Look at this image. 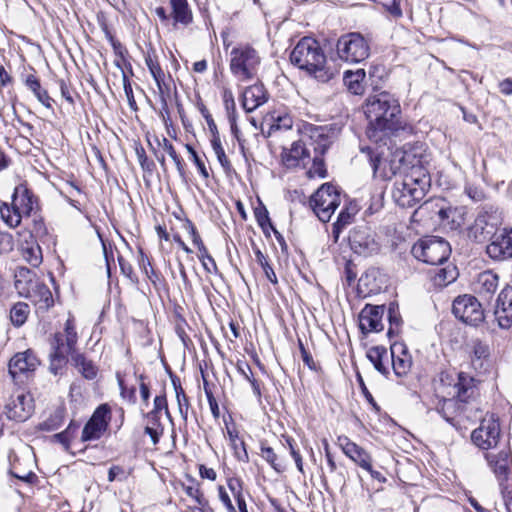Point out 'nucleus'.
<instances>
[{
  "instance_id": "obj_16",
  "label": "nucleus",
  "mask_w": 512,
  "mask_h": 512,
  "mask_svg": "<svg viewBox=\"0 0 512 512\" xmlns=\"http://www.w3.org/2000/svg\"><path fill=\"white\" fill-rule=\"evenodd\" d=\"M110 420V406L108 404H101L95 409L91 418L85 424L81 440L83 442L99 440L107 431Z\"/></svg>"
},
{
  "instance_id": "obj_32",
  "label": "nucleus",
  "mask_w": 512,
  "mask_h": 512,
  "mask_svg": "<svg viewBox=\"0 0 512 512\" xmlns=\"http://www.w3.org/2000/svg\"><path fill=\"white\" fill-rule=\"evenodd\" d=\"M365 77L366 73L364 69H357L356 71L347 70L344 73L343 80L351 93L361 95L364 93Z\"/></svg>"
},
{
  "instance_id": "obj_29",
  "label": "nucleus",
  "mask_w": 512,
  "mask_h": 512,
  "mask_svg": "<svg viewBox=\"0 0 512 512\" xmlns=\"http://www.w3.org/2000/svg\"><path fill=\"white\" fill-rule=\"evenodd\" d=\"M468 351L471 357V364L475 369H482L483 362L489 356V346L480 339H472L468 345Z\"/></svg>"
},
{
  "instance_id": "obj_24",
  "label": "nucleus",
  "mask_w": 512,
  "mask_h": 512,
  "mask_svg": "<svg viewBox=\"0 0 512 512\" xmlns=\"http://www.w3.org/2000/svg\"><path fill=\"white\" fill-rule=\"evenodd\" d=\"M494 314L501 328L512 327V287L508 286L500 292Z\"/></svg>"
},
{
  "instance_id": "obj_50",
  "label": "nucleus",
  "mask_w": 512,
  "mask_h": 512,
  "mask_svg": "<svg viewBox=\"0 0 512 512\" xmlns=\"http://www.w3.org/2000/svg\"><path fill=\"white\" fill-rule=\"evenodd\" d=\"M191 484L189 485H183V489L185 493L192 499L195 500V502L200 506H205L207 504V500L205 499L203 493L201 492L199 488V484L195 483L194 480H190Z\"/></svg>"
},
{
  "instance_id": "obj_60",
  "label": "nucleus",
  "mask_w": 512,
  "mask_h": 512,
  "mask_svg": "<svg viewBox=\"0 0 512 512\" xmlns=\"http://www.w3.org/2000/svg\"><path fill=\"white\" fill-rule=\"evenodd\" d=\"M287 443L289 445L290 454H291L292 458L295 461V464H296V467H297L298 471L301 472V473H304L302 456L300 455L299 451H297L294 448V446L292 444V441L287 440Z\"/></svg>"
},
{
  "instance_id": "obj_59",
  "label": "nucleus",
  "mask_w": 512,
  "mask_h": 512,
  "mask_svg": "<svg viewBox=\"0 0 512 512\" xmlns=\"http://www.w3.org/2000/svg\"><path fill=\"white\" fill-rule=\"evenodd\" d=\"M179 413L182 419L186 422L188 417V410L190 407L189 400L187 396L178 397L177 399Z\"/></svg>"
},
{
  "instance_id": "obj_56",
  "label": "nucleus",
  "mask_w": 512,
  "mask_h": 512,
  "mask_svg": "<svg viewBox=\"0 0 512 512\" xmlns=\"http://www.w3.org/2000/svg\"><path fill=\"white\" fill-rule=\"evenodd\" d=\"M382 198H383V192H378L371 196L370 204L367 208V212L370 214H373L377 212L382 207Z\"/></svg>"
},
{
  "instance_id": "obj_17",
  "label": "nucleus",
  "mask_w": 512,
  "mask_h": 512,
  "mask_svg": "<svg viewBox=\"0 0 512 512\" xmlns=\"http://www.w3.org/2000/svg\"><path fill=\"white\" fill-rule=\"evenodd\" d=\"M499 438L500 425L494 415L484 417L480 422V426L471 434L474 444L485 450L495 447Z\"/></svg>"
},
{
  "instance_id": "obj_34",
  "label": "nucleus",
  "mask_w": 512,
  "mask_h": 512,
  "mask_svg": "<svg viewBox=\"0 0 512 512\" xmlns=\"http://www.w3.org/2000/svg\"><path fill=\"white\" fill-rule=\"evenodd\" d=\"M77 342V333L71 320H67L64 333H56L51 340V345L64 346L74 352V346Z\"/></svg>"
},
{
  "instance_id": "obj_13",
  "label": "nucleus",
  "mask_w": 512,
  "mask_h": 512,
  "mask_svg": "<svg viewBox=\"0 0 512 512\" xmlns=\"http://www.w3.org/2000/svg\"><path fill=\"white\" fill-rule=\"evenodd\" d=\"M395 157L399 163L401 172L410 170L409 173H417V170H426L424 165L429 162V157L425 153V149L422 144H405L401 148H396Z\"/></svg>"
},
{
  "instance_id": "obj_33",
  "label": "nucleus",
  "mask_w": 512,
  "mask_h": 512,
  "mask_svg": "<svg viewBox=\"0 0 512 512\" xmlns=\"http://www.w3.org/2000/svg\"><path fill=\"white\" fill-rule=\"evenodd\" d=\"M358 206L355 203H349L345 205L340 211L336 222L333 224L332 233L335 238L339 237L341 231L349 224L352 223L354 216L358 212Z\"/></svg>"
},
{
  "instance_id": "obj_3",
  "label": "nucleus",
  "mask_w": 512,
  "mask_h": 512,
  "mask_svg": "<svg viewBox=\"0 0 512 512\" xmlns=\"http://www.w3.org/2000/svg\"><path fill=\"white\" fill-rule=\"evenodd\" d=\"M290 60L292 64L322 83L329 82L339 74L336 66L327 61L319 42L310 37H304L296 44L290 54Z\"/></svg>"
},
{
  "instance_id": "obj_38",
  "label": "nucleus",
  "mask_w": 512,
  "mask_h": 512,
  "mask_svg": "<svg viewBox=\"0 0 512 512\" xmlns=\"http://www.w3.org/2000/svg\"><path fill=\"white\" fill-rule=\"evenodd\" d=\"M52 352L50 354V370L55 375L63 368L67 362V356L72 355L73 351L68 350L63 345H51Z\"/></svg>"
},
{
  "instance_id": "obj_43",
  "label": "nucleus",
  "mask_w": 512,
  "mask_h": 512,
  "mask_svg": "<svg viewBox=\"0 0 512 512\" xmlns=\"http://www.w3.org/2000/svg\"><path fill=\"white\" fill-rule=\"evenodd\" d=\"M391 355H392V367L394 370V373L398 377L405 376L410 368H411V359L407 355L405 351L402 352V355L395 356L394 355V348H391Z\"/></svg>"
},
{
  "instance_id": "obj_20",
  "label": "nucleus",
  "mask_w": 512,
  "mask_h": 512,
  "mask_svg": "<svg viewBox=\"0 0 512 512\" xmlns=\"http://www.w3.org/2000/svg\"><path fill=\"white\" fill-rule=\"evenodd\" d=\"M384 305L366 304L359 314V328L362 333L380 332L383 330L382 317L384 315Z\"/></svg>"
},
{
  "instance_id": "obj_30",
  "label": "nucleus",
  "mask_w": 512,
  "mask_h": 512,
  "mask_svg": "<svg viewBox=\"0 0 512 512\" xmlns=\"http://www.w3.org/2000/svg\"><path fill=\"white\" fill-rule=\"evenodd\" d=\"M477 391L472 397H467L464 399V401L461 404V411H462V417H461V425L465 422H471L474 423L478 420H482L483 412L479 407V403L477 402Z\"/></svg>"
},
{
  "instance_id": "obj_49",
  "label": "nucleus",
  "mask_w": 512,
  "mask_h": 512,
  "mask_svg": "<svg viewBox=\"0 0 512 512\" xmlns=\"http://www.w3.org/2000/svg\"><path fill=\"white\" fill-rule=\"evenodd\" d=\"M211 146L221 166L225 171H229L231 169V164L225 154L224 148L222 147L220 137H211Z\"/></svg>"
},
{
  "instance_id": "obj_58",
  "label": "nucleus",
  "mask_w": 512,
  "mask_h": 512,
  "mask_svg": "<svg viewBox=\"0 0 512 512\" xmlns=\"http://www.w3.org/2000/svg\"><path fill=\"white\" fill-rule=\"evenodd\" d=\"M116 479L126 480L125 472L120 466H112L108 471V481L113 482Z\"/></svg>"
},
{
  "instance_id": "obj_47",
  "label": "nucleus",
  "mask_w": 512,
  "mask_h": 512,
  "mask_svg": "<svg viewBox=\"0 0 512 512\" xmlns=\"http://www.w3.org/2000/svg\"><path fill=\"white\" fill-rule=\"evenodd\" d=\"M154 81L156 82L159 96L161 98V102L163 104V107H167V98L170 97L171 94V88L169 82L166 81V75L165 72H161L159 76H152Z\"/></svg>"
},
{
  "instance_id": "obj_46",
  "label": "nucleus",
  "mask_w": 512,
  "mask_h": 512,
  "mask_svg": "<svg viewBox=\"0 0 512 512\" xmlns=\"http://www.w3.org/2000/svg\"><path fill=\"white\" fill-rule=\"evenodd\" d=\"M261 456L271 465V467L278 473L285 470L283 461L279 460L278 456L271 447L261 446Z\"/></svg>"
},
{
  "instance_id": "obj_6",
  "label": "nucleus",
  "mask_w": 512,
  "mask_h": 512,
  "mask_svg": "<svg viewBox=\"0 0 512 512\" xmlns=\"http://www.w3.org/2000/svg\"><path fill=\"white\" fill-rule=\"evenodd\" d=\"M406 173L402 180L394 184L393 198L401 207H412L422 200L430 187V176L427 170Z\"/></svg>"
},
{
  "instance_id": "obj_63",
  "label": "nucleus",
  "mask_w": 512,
  "mask_h": 512,
  "mask_svg": "<svg viewBox=\"0 0 512 512\" xmlns=\"http://www.w3.org/2000/svg\"><path fill=\"white\" fill-rule=\"evenodd\" d=\"M237 370L238 372L244 377L245 380L250 382L252 379H254L251 371V367L246 362H238L237 363Z\"/></svg>"
},
{
  "instance_id": "obj_52",
  "label": "nucleus",
  "mask_w": 512,
  "mask_h": 512,
  "mask_svg": "<svg viewBox=\"0 0 512 512\" xmlns=\"http://www.w3.org/2000/svg\"><path fill=\"white\" fill-rule=\"evenodd\" d=\"M186 149L189 152V154L191 155L194 164L197 166L199 173L204 178H208L209 177V173H208V171L206 169V166H205L204 162L198 156V154L195 151V149L191 145H189V144L186 145Z\"/></svg>"
},
{
  "instance_id": "obj_48",
  "label": "nucleus",
  "mask_w": 512,
  "mask_h": 512,
  "mask_svg": "<svg viewBox=\"0 0 512 512\" xmlns=\"http://www.w3.org/2000/svg\"><path fill=\"white\" fill-rule=\"evenodd\" d=\"M324 154L325 153H319V154L313 153V155H311L310 159H312L313 164H312V167L308 171V174L310 177H319V178L326 177L327 171L325 169L324 160L322 158V156Z\"/></svg>"
},
{
  "instance_id": "obj_35",
  "label": "nucleus",
  "mask_w": 512,
  "mask_h": 512,
  "mask_svg": "<svg viewBox=\"0 0 512 512\" xmlns=\"http://www.w3.org/2000/svg\"><path fill=\"white\" fill-rule=\"evenodd\" d=\"M72 361L77 371L86 379L92 380L97 376L98 369L96 365L88 360L83 354L72 353Z\"/></svg>"
},
{
  "instance_id": "obj_4",
  "label": "nucleus",
  "mask_w": 512,
  "mask_h": 512,
  "mask_svg": "<svg viewBox=\"0 0 512 512\" xmlns=\"http://www.w3.org/2000/svg\"><path fill=\"white\" fill-rule=\"evenodd\" d=\"M415 214L421 217L429 216L444 230L457 231L466 222L467 208L453 206L444 198H435L425 201Z\"/></svg>"
},
{
  "instance_id": "obj_44",
  "label": "nucleus",
  "mask_w": 512,
  "mask_h": 512,
  "mask_svg": "<svg viewBox=\"0 0 512 512\" xmlns=\"http://www.w3.org/2000/svg\"><path fill=\"white\" fill-rule=\"evenodd\" d=\"M30 309L28 304L23 302L16 303L10 311V319L14 326L20 327L22 326L29 315Z\"/></svg>"
},
{
  "instance_id": "obj_53",
  "label": "nucleus",
  "mask_w": 512,
  "mask_h": 512,
  "mask_svg": "<svg viewBox=\"0 0 512 512\" xmlns=\"http://www.w3.org/2000/svg\"><path fill=\"white\" fill-rule=\"evenodd\" d=\"M218 496L221 503L224 505L228 512H237L235 506L232 503L230 495L223 486L218 488Z\"/></svg>"
},
{
  "instance_id": "obj_9",
  "label": "nucleus",
  "mask_w": 512,
  "mask_h": 512,
  "mask_svg": "<svg viewBox=\"0 0 512 512\" xmlns=\"http://www.w3.org/2000/svg\"><path fill=\"white\" fill-rule=\"evenodd\" d=\"M485 458L496 475L507 512H512V460L509 449L487 453Z\"/></svg>"
},
{
  "instance_id": "obj_42",
  "label": "nucleus",
  "mask_w": 512,
  "mask_h": 512,
  "mask_svg": "<svg viewBox=\"0 0 512 512\" xmlns=\"http://www.w3.org/2000/svg\"><path fill=\"white\" fill-rule=\"evenodd\" d=\"M293 118L286 112H275L271 116V124L269 128V135L278 130H289L293 126Z\"/></svg>"
},
{
  "instance_id": "obj_26",
  "label": "nucleus",
  "mask_w": 512,
  "mask_h": 512,
  "mask_svg": "<svg viewBox=\"0 0 512 512\" xmlns=\"http://www.w3.org/2000/svg\"><path fill=\"white\" fill-rule=\"evenodd\" d=\"M39 283L35 273L30 269L19 267L16 270L14 286L20 296L26 298Z\"/></svg>"
},
{
  "instance_id": "obj_21",
  "label": "nucleus",
  "mask_w": 512,
  "mask_h": 512,
  "mask_svg": "<svg viewBox=\"0 0 512 512\" xmlns=\"http://www.w3.org/2000/svg\"><path fill=\"white\" fill-rule=\"evenodd\" d=\"M424 262L435 266L430 270V274L432 281L436 286L445 287L453 283L459 275L456 265L453 262H450L449 258H438L437 262H430L427 260H424Z\"/></svg>"
},
{
  "instance_id": "obj_31",
  "label": "nucleus",
  "mask_w": 512,
  "mask_h": 512,
  "mask_svg": "<svg viewBox=\"0 0 512 512\" xmlns=\"http://www.w3.org/2000/svg\"><path fill=\"white\" fill-rule=\"evenodd\" d=\"M26 298L30 299L42 311L48 310L54 303L50 289L41 282Z\"/></svg>"
},
{
  "instance_id": "obj_45",
  "label": "nucleus",
  "mask_w": 512,
  "mask_h": 512,
  "mask_svg": "<svg viewBox=\"0 0 512 512\" xmlns=\"http://www.w3.org/2000/svg\"><path fill=\"white\" fill-rule=\"evenodd\" d=\"M388 320H389V329L387 335L389 338L393 337L398 333L399 327L401 326L402 319L399 313L398 304L392 302L388 307Z\"/></svg>"
},
{
  "instance_id": "obj_10",
  "label": "nucleus",
  "mask_w": 512,
  "mask_h": 512,
  "mask_svg": "<svg viewBox=\"0 0 512 512\" xmlns=\"http://www.w3.org/2000/svg\"><path fill=\"white\" fill-rule=\"evenodd\" d=\"M260 66L258 52L249 45L234 47L230 52L231 73L241 81L253 79Z\"/></svg>"
},
{
  "instance_id": "obj_37",
  "label": "nucleus",
  "mask_w": 512,
  "mask_h": 512,
  "mask_svg": "<svg viewBox=\"0 0 512 512\" xmlns=\"http://www.w3.org/2000/svg\"><path fill=\"white\" fill-rule=\"evenodd\" d=\"M185 228L188 232L189 240L191 241V247L184 245V243L180 241V244L184 247V251L187 253L201 254L200 256H208L206 248L192 223L187 222Z\"/></svg>"
},
{
  "instance_id": "obj_11",
  "label": "nucleus",
  "mask_w": 512,
  "mask_h": 512,
  "mask_svg": "<svg viewBox=\"0 0 512 512\" xmlns=\"http://www.w3.org/2000/svg\"><path fill=\"white\" fill-rule=\"evenodd\" d=\"M341 204V195L332 184H323L310 198V206L322 222H328Z\"/></svg>"
},
{
  "instance_id": "obj_25",
  "label": "nucleus",
  "mask_w": 512,
  "mask_h": 512,
  "mask_svg": "<svg viewBox=\"0 0 512 512\" xmlns=\"http://www.w3.org/2000/svg\"><path fill=\"white\" fill-rule=\"evenodd\" d=\"M389 276L378 267H371L366 270L359 279L360 285L364 286L369 293H378L388 285Z\"/></svg>"
},
{
  "instance_id": "obj_36",
  "label": "nucleus",
  "mask_w": 512,
  "mask_h": 512,
  "mask_svg": "<svg viewBox=\"0 0 512 512\" xmlns=\"http://www.w3.org/2000/svg\"><path fill=\"white\" fill-rule=\"evenodd\" d=\"M173 18L176 23L189 25L192 22V11L189 8L187 0H171Z\"/></svg>"
},
{
  "instance_id": "obj_54",
  "label": "nucleus",
  "mask_w": 512,
  "mask_h": 512,
  "mask_svg": "<svg viewBox=\"0 0 512 512\" xmlns=\"http://www.w3.org/2000/svg\"><path fill=\"white\" fill-rule=\"evenodd\" d=\"M145 63L152 76H159V74L163 72V69L161 68L157 58L149 53L145 57Z\"/></svg>"
},
{
  "instance_id": "obj_61",
  "label": "nucleus",
  "mask_w": 512,
  "mask_h": 512,
  "mask_svg": "<svg viewBox=\"0 0 512 512\" xmlns=\"http://www.w3.org/2000/svg\"><path fill=\"white\" fill-rule=\"evenodd\" d=\"M164 428H154L153 426H145L144 432L149 435L152 443L156 445L159 442L160 437L162 436Z\"/></svg>"
},
{
  "instance_id": "obj_8",
  "label": "nucleus",
  "mask_w": 512,
  "mask_h": 512,
  "mask_svg": "<svg viewBox=\"0 0 512 512\" xmlns=\"http://www.w3.org/2000/svg\"><path fill=\"white\" fill-rule=\"evenodd\" d=\"M37 208V198L26 186L20 185L14 190L11 206L1 203L0 215L8 226L15 228L20 225L23 216H31Z\"/></svg>"
},
{
  "instance_id": "obj_22",
  "label": "nucleus",
  "mask_w": 512,
  "mask_h": 512,
  "mask_svg": "<svg viewBox=\"0 0 512 512\" xmlns=\"http://www.w3.org/2000/svg\"><path fill=\"white\" fill-rule=\"evenodd\" d=\"M39 361L32 351L27 350L15 354L9 362V373L15 381H22V376H27L30 372H33Z\"/></svg>"
},
{
  "instance_id": "obj_57",
  "label": "nucleus",
  "mask_w": 512,
  "mask_h": 512,
  "mask_svg": "<svg viewBox=\"0 0 512 512\" xmlns=\"http://www.w3.org/2000/svg\"><path fill=\"white\" fill-rule=\"evenodd\" d=\"M355 265L351 259H348L345 264V278L348 285H351L357 277V272L354 270Z\"/></svg>"
},
{
  "instance_id": "obj_12",
  "label": "nucleus",
  "mask_w": 512,
  "mask_h": 512,
  "mask_svg": "<svg viewBox=\"0 0 512 512\" xmlns=\"http://www.w3.org/2000/svg\"><path fill=\"white\" fill-rule=\"evenodd\" d=\"M337 54L345 62L359 63L368 58L370 48L365 38L357 32L342 35L337 41Z\"/></svg>"
},
{
  "instance_id": "obj_28",
  "label": "nucleus",
  "mask_w": 512,
  "mask_h": 512,
  "mask_svg": "<svg viewBox=\"0 0 512 512\" xmlns=\"http://www.w3.org/2000/svg\"><path fill=\"white\" fill-rule=\"evenodd\" d=\"M267 101V94L262 84L247 87L242 94V105L247 112H252Z\"/></svg>"
},
{
  "instance_id": "obj_7",
  "label": "nucleus",
  "mask_w": 512,
  "mask_h": 512,
  "mask_svg": "<svg viewBox=\"0 0 512 512\" xmlns=\"http://www.w3.org/2000/svg\"><path fill=\"white\" fill-rule=\"evenodd\" d=\"M391 139L384 141L372 142L369 146L360 148L362 156L369 162L373 175L383 179H390L397 173H402L399 163L395 157V151L391 149Z\"/></svg>"
},
{
  "instance_id": "obj_55",
  "label": "nucleus",
  "mask_w": 512,
  "mask_h": 512,
  "mask_svg": "<svg viewBox=\"0 0 512 512\" xmlns=\"http://www.w3.org/2000/svg\"><path fill=\"white\" fill-rule=\"evenodd\" d=\"M258 260H259V263H260L263 271L265 272L267 279L271 283L277 284L278 281H277L276 274H275L272 266L268 263L267 258H258Z\"/></svg>"
},
{
  "instance_id": "obj_19",
  "label": "nucleus",
  "mask_w": 512,
  "mask_h": 512,
  "mask_svg": "<svg viewBox=\"0 0 512 512\" xmlns=\"http://www.w3.org/2000/svg\"><path fill=\"white\" fill-rule=\"evenodd\" d=\"M411 252L413 256H450L452 248L442 237L426 236L413 245Z\"/></svg>"
},
{
  "instance_id": "obj_5",
  "label": "nucleus",
  "mask_w": 512,
  "mask_h": 512,
  "mask_svg": "<svg viewBox=\"0 0 512 512\" xmlns=\"http://www.w3.org/2000/svg\"><path fill=\"white\" fill-rule=\"evenodd\" d=\"M454 395L443 399L438 411L443 418L455 428H461V404L467 397H472L476 392L475 379L464 372L457 375L454 386Z\"/></svg>"
},
{
  "instance_id": "obj_40",
  "label": "nucleus",
  "mask_w": 512,
  "mask_h": 512,
  "mask_svg": "<svg viewBox=\"0 0 512 512\" xmlns=\"http://www.w3.org/2000/svg\"><path fill=\"white\" fill-rule=\"evenodd\" d=\"M367 357L378 372L383 375L388 373L387 367L383 364V359L387 357V349L384 346L371 347L367 352Z\"/></svg>"
},
{
  "instance_id": "obj_1",
  "label": "nucleus",
  "mask_w": 512,
  "mask_h": 512,
  "mask_svg": "<svg viewBox=\"0 0 512 512\" xmlns=\"http://www.w3.org/2000/svg\"><path fill=\"white\" fill-rule=\"evenodd\" d=\"M401 108L398 99L391 93L382 91L370 95L366 100L365 114L369 120L366 134L371 142L387 144V140L401 128L399 121Z\"/></svg>"
},
{
  "instance_id": "obj_14",
  "label": "nucleus",
  "mask_w": 512,
  "mask_h": 512,
  "mask_svg": "<svg viewBox=\"0 0 512 512\" xmlns=\"http://www.w3.org/2000/svg\"><path fill=\"white\" fill-rule=\"evenodd\" d=\"M452 312L456 318L471 326H477L484 320L481 304L472 295L458 296L453 301Z\"/></svg>"
},
{
  "instance_id": "obj_39",
  "label": "nucleus",
  "mask_w": 512,
  "mask_h": 512,
  "mask_svg": "<svg viewBox=\"0 0 512 512\" xmlns=\"http://www.w3.org/2000/svg\"><path fill=\"white\" fill-rule=\"evenodd\" d=\"M25 84L29 90L33 92L35 97L40 103L47 108H52V98L48 95L47 91L41 87L40 81L34 75H28Z\"/></svg>"
},
{
  "instance_id": "obj_15",
  "label": "nucleus",
  "mask_w": 512,
  "mask_h": 512,
  "mask_svg": "<svg viewBox=\"0 0 512 512\" xmlns=\"http://www.w3.org/2000/svg\"><path fill=\"white\" fill-rule=\"evenodd\" d=\"M501 219L498 211L492 207L484 208L477 215L473 225L469 228V235L476 241H484L496 236L497 227Z\"/></svg>"
},
{
  "instance_id": "obj_18",
  "label": "nucleus",
  "mask_w": 512,
  "mask_h": 512,
  "mask_svg": "<svg viewBox=\"0 0 512 512\" xmlns=\"http://www.w3.org/2000/svg\"><path fill=\"white\" fill-rule=\"evenodd\" d=\"M337 444L348 458H350L362 469L369 472L373 478L379 479L380 473L373 470L372 458L366 450L352 442L346 436H339L337 439Z\"/></svg>"
},
{
  "instance_id": "obj_23",
  "label": "nucleus",
  "mask_w": 512,
  "mask_h": 512,
  "mask_svg": "<svg viewBox=\"0 0 512 512\" xmlns=\"http://www.w3.org/2000/svg\"><path fill=\"white\" fill-rule=\"evenodd\" d=\"M33 409L32 398L21 392L6 405V414L9 419L23 422L31 416Z\"/></svg>"
},
{
  "instance_id": "obj_62",
  "label": "nucleus",
  "mask_w": 512,
  "mask_h": 512,
  "mask_svg": "<svg viewBox=\"0 0 512 512\" xmlns=\"http://www.w3.org/2000/svg\"><path fill=\"white\" fill-rule=\"evenodd\" d=\"M199 264L208 272V273H217L218 268L215 263L214 258H197Z\"/></svg>"
},
{
  "instance_id": "obj_27",
  "label": "nucleus",
  "mask_w": 512,
  "mask_h": 512,
  "mask_svg": "<svg viewBox=\"0 0 512 512\" xmlns=\"http://www.w3.org/2000/svg\"><path fill=\"white\" fill-rule=\"evenodd\" d=\"M488 256H512V228L504 229L500 234L494 236L492 242L487 246Z\"/></svg>"
},
{
  "instance_id": "obj_64",
  "label": "nucleus",
  "mask_w": 512,
  "mask_h": 512,
  "mask_svg": "<svg viewBox=\"0 0 512 512\" xmlns=\"http://www.w3.org/2000/svg\"><path fill=\"white\" fill-rule=\"evenodd\" d=\"M499 90L504 95H512V78H505L499 83Z\"/></svg>"
},
{
  "instance_id": "obj_51",
  "label": "nucleus",
  "mask_w": 512,
  "mask_h": 512,
  "mask_svg": "<svg viewBox=\"0 0 512 512\" xmlns=\"http://www.w3.org/2000/svg\"><path fill=\"white\" fill-rule=\"evenodd\" d=\"M254 215L257 223L264 232H267L269 228H273L269 218V212L264 205L260 204L258 207H256L254 210Z\"/></svg>"
},
{
  "instance_id": "obj_41",
  "label": "nucleus",
  "mask_w": 512,
  "mask_h": 512,
  "mask_svg": "<svg viewBox=\"0 0 512 512\" xmlns=\"http://www.w3.org/2000/svg\"><path fill=\"white\" fill-rule=\"evenodd\" d=\"M480 294H493L498 287V276L490 271L483 272L478 277Z\"/></svg>"
},
{
  "instance_id": "obj_2",
  "label": "nucleus",
  "mask_w": 512,
  "mask_h": 512,
  "mask_svg": "<svg viewBox=\"0 0 512 512\" xmlns=\"http://www.w3.org/2000/svg\"><path fill=\"white\" fill-rule=\"evenodd\" d=\"M300 140L292 143L290 149L282 152V162L287 168L297 167L301 162L305 164L313 153H326L332 143L330 130L326 126H316L303 123L298 127Z\"/></svg>"
}]
</instances>
